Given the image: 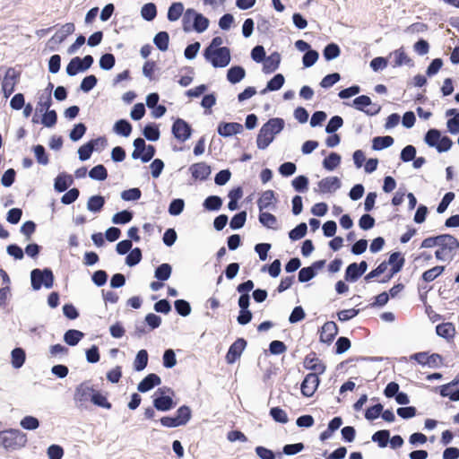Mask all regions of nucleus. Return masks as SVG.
<instances>
[{"mask_svg":"<svg viewBox=\"0 0 459 459\" xmlns=\"http://www.w3.org/2000/svg\"><path fill=\"white\" fill-rule=\"evenodd\" d=\"M285 126V121L281 117H273L268 119L260 128L256 145L259 150H265L280 134Z\"/></svg>","mask_w":459,"mask_h":459,"instance_id":"1","label":"nucleus"},{"mask_svg":"<svg viewBox=\"0 0 459 459\" xmlns=\"http://www.w3.org/2000/svg\"><path fill=\"white\" fill-rule=\"evenodd\" d=\"M210 25V21L203 13L193 8H187L182 18V29L185 32L195 30L197 33L204 32Z\"/></svg>","mask_w":459,"mask_h":459,"instance_id":"2","label":"nucleus"},{"mask_svg":"<svg viewBox=\"0 0 459 459\" xmlns=\"http://www.w3.org/2000/svg\"><path fill=\"white\" fill-rule=\"evenodd\" d=\"M424 143L430 148H435L437 152H446L453 146L452 139L442 134V132L437 128H429L424 134Z\"/></svg>","mask_w":459,"mask_h":459,"instance_id":"3","label":"nucleus"},{"mask_svg":"<svg viewBox=\"0 0 459 459\" xmlns=\"http://www.w3.org/2000/svg\"><path fill=\"white\" fill-rule=\"evenodd\" d=\"M27 443V435L16 429L0 431V444L6 450H16L23 447Z\"/></svg>","mask_w":459,"mask_h":459,"instance_id":"4","label":"nucleus"},{"mask_svg":"<svg viewBox=\"0 0 459 459\" xmlns=\"http://www.w3.org/2000/svg\"><path fill=\"white\" fill-rule=\"evenodd\" d=\"M55 276L49 267L35 268L30 272V285L33 290H39L42 287L51 289L54 285Z\"/></svg>","mask_w":459,"mask_h":459,"instance_id":"5","label":"nucleus"},{"mask_svg":"<svg viewBox=\"0 0 459 459\" xmlns=\"http://www.w3.org/2000/svg\"><path fill=\"white\" fill-rule=\"evenodd\" d=\"M174 391L169 387L158 388L152 396L153 407L159 411H169L177 406Z\"/></svg>","mask_w":459,"mask_h":459,"instance_id":"6","label":"nucleus"},{"mask_svg":"<svg viewBox=\"0 0 459 459\" xmlns=\"http://www.w3.org/2000/svg\"><path fill=\"white\" fill-rule=\"evenodd\" d=\"M203 56L214 68H224L231 61L230 49L228 47H222L215 50H204Z\"/></svg>","mask_w":459,"mask_h":459,"instance_id":"7","label":"nucleus"},{"mask_svg":"<svg viewBox=\"0 0 459 459\" xmlns=\"http://www.w3.org/2000/svg\"><path fill=\"white\" fill-rule=\"evenodd\" d=\"M21 72L13 67L6 69L5 74L1 82V90L5 99H8L15 91V85L19 82Z\"/></svg>","mask_w":459,"mask_h":459,"instance_id":"8","label":"nucleus"},{"mask_svg":"<svg viewBox=\"0 0 459 459\" xmlns=\"http://www.w3.org/2000/svg\"><path fill=\"white\" fill-rule=\"evenodd\" d=\"M191 125L185 119L177 117L171 126L172 135L179 142L184 143L191 138L193 134Z\"/></svg>","mask_w":459,"mask_h":459,"instance_id":"9","label":"nucleus"},{"mask_svg":"<svg viewBox=\"0 0 459 459\" xmlns=\"http://www.w3.org/2000/svg\"><path fill=\"white\" fill-rule=\"evenodd\" d=\"M247 345L246 339L239 337L230 346L225 359L228 364H234L245 351Z\"/></svg>","mask_w":459,"mask_h":459,"instance_id":"10","label":"nucleus"},{"mask_svg":"<svg viewBox=\"0 0 459 459\" xmlns=\"http://www.w3.org/2000/svg\"><path fill=\"white\" fill-rule=\"evenodd\" d=\"M320 384L319 375L308 373L300 384V391L303 396L312 397Z\"/></svg>","mask_w":459,"mask_h":459,"instance_id":"11","label":"nucleus"},{"mask_svg":"<svg viewBox=\"0 0 459 459\" xmlns=\"http://www.w3.org/2000/svg\"><path fill=\"white\" fill-rule=\"evenodd\" d=\"M304 368L311 370L313 374L322 375L326 369V366L316 356L315 351H310L304 359Z\"/></svg>","mask_w":459,"mask_h":459,"instance_id":"12","label":"nucleus"},{"mask_svg":"<svg viewBox=\"0 0 459 459\" xmlns=\"http://www.w3.org/2000/svg\"><path fill=\"white\" fill-rule=\"evenodd\" d=\"M243 132V126L238 122L221 121L218 124L217 133L221 137H231Z\"/></svg>","mask_w":459,"mask_h":459,"instance_id":"13","label":"nucleus"},{"mask_svg":"<svg viewBox=\"0 0 459 459\" xmlns=\"http://www.w3.org/2000/svg\"><path fill=\"white\" fill-rule=\"evenodd\" d=\"M338 325L333 321L325 322L319 331L320 342L330 345L338 334Z\"/></svg>","mask_w":459,"mask_h":459,"instance_id":"14","label":"nucleus"},{"mask_svg":"<svg viewBox=\"0 0 459 459\" xmlns=\"http://www.w3.org/2000/svg\"><path fill=\"white\" fill-rule=\"evenodd\" d=\"M189 171L195 180L204 181L210 177L212 168L205 162L201 161L192 164L189 167Z\"/></svg>","mask_w":459,"mask_h":459,"instance_id":"15","label":"nucleus"},{"mask_svg":"<svg viewBox=\"0 0 459 459\" xmlns=\"http://www.w3.org/2000/svg\"><path fill=\"white\" fill-rule=\"evenodd\" d=\"M319 192L322 194L334 193L341 188L342 182L338 177H326L317 183Z\"/></svg>","mask_w":459,"mask_h":459,"instance_id":"16","label":"nucleus"},{"mask_svg":"<svg viewBox=\"0 0 459 459\" xmlns=\"http://www.w3.org/2000/svg\"><path fill=\"white\" fill-rule=\"evenodd\" d=\"M161 384V378L155 373H150L145 376L137 385L139 393H147Z\"/></svg>","mask_w":459,"mask_h":459,"instance_id":"17","label":"nucleus"},{"mask_svg":"<svg viewBox=\"0 0 459 459\" xmlns=\"http://www.w3.org/2000/svg\"><path fill=\"white\" fill-rule=\"evenodd\" d=\"M281 54L277 51L273 52L270 56H266L263 63V72L265 74L274 73L280 66L281 64Z\"/></svg>","mask_w":459,"mask_h":459,"instance_id":"18","label":"nucleus"},{"mask_svg":"<svg viewBox=\"0 0 459 459\" xmlns=\"http://www.w3.org/2000/svg\"><path fill=\"white\" fill-rule=\"evenodd\" d=\"M73 184V177L66 172H61L54 179V189L57 193H63L65 192Z\"/></svg>","mask_w":459,"mask_h":459,"instance_id":"19","label":"nucleus"},{"mask_svg":"<svg viewBox=\"0 0 459 459\" xmlns=\"http://www.w3.org/2000/svg\"><path fill=\"white\" fill-rule=\"evenodd\" d=\"M436 333L437 336L450 342L454 340L456 333L455 326L453 323H441L436 326Z\"/></svg>","mask_w":459,"mask_h":459,"instance_id":"20","label":"nucleus"},{"mask_svg":"<svg viewBox=\"0 0 459 459\" xmlns=\"http://www.w3.org/2000/svg\"><path fill=\"white\" fill-rule=\"evenodd\" d=\"M277 198L273 190H266L262 193L261 197L257 200V206L259 211L262 212L264 209L275 208Z\"/></svg>","mask_w":459,"mask_h":459,"instance_id":"21","label":"nucleus"},{"mask_svg":"<svg viewBox=\"0 0 459 459\" xmlns=\"http://www.w3.org/2000/svg\"><path fill=\"white\" fill-rule=\"evenodd\" d=\"M75 27L73 22L64 24L61 29L48 40V44H61L67 36L74 32Z\"/></svg>","mask_w":459,"mask_h":459,"instance_id":"22","label":"nucleus"},{"mask_svg":"<svg viewBox=\"0 0 459 459\" xmlns=\"http://www.w3.org/2000/svg\"><path fill=\"white\" fill-rule=\"evenodd\" d=\"M446 117H451L446 122L447 131L451 134H459V109L450 108L446 112Z\"/></svg>","mask_w":459,"mask_h":459,"instance_id":"23","label":"nucleus"},{"mask_svg":"<svg viewBox=\"0 0 459 459\" xmlns=\"http://www.w3.org/2000/svg\"><path fill=\"white\" fill-rule=\"evenodd\" d=\"M226 76L231 84H237L246 77V70L242 65H232L228 69Z\"/></svg>","mask_w":459,"mask_h":459,"instance_id":"24","label":"nucleus"},{"mask_svg":"<svg viewBox=\"0 0 459 459\" xmlns=\"http://www.w3.org/2000/svg\"><path fill=\"white\" fill-rule=\"evenodd\" d=\"M143 137L150 142H157L160 137V130L158 124L147 123L142 130Z\"/></svg>","mask_w":459,"mask_h":459,"instance_id":"25","label":"nucleus"},{"mask_svg":"<svg viewBox=\"0 0 459 459\" xmlns=\"http://www.w3.org/2000/svg\"><path fill=\"white\" fill-rule=\"evenodd\" d=\"M390 56H394V67L402 66L403 65H409L410 67L414 66V62L411 58H410L405 53L403 48H400L393 51Z\"/></svg>","mask_w":459,"mask_h":459,"instance_id":"26","label":"nucleus"},{"mask_svg":"<svg viewBox=\"0 0 459 459\" xmlns=\"http://www.w3.org/2000/svg\"><path fill=\"white\" fill-rule=\"evenodd\" d=\"M384 262L387 263V266L391 265L390 269H392L393 272L394 271L398 273L402 271L404 265L405 258L401 252L395 251L390 254L387 261Z\"/></svg>","mask_w":459,"mask_h":459,"instance_id":"27","label":"nucleus"},{"mask_svg":"<svg viewBox=\"0 0 459 459\" xmlns=\"http://www.w3.org/2000/svg\"><path fill=\"white\" fill-rule=\"evenodd\" d=\"M94 388L92 386H88L86 382L80 384L76 386L74 391V401L75 402H87L89 398L91 399V394H93Z\"/></svg>","mask_w":459,"mask_h":459,"instance_id":"28","label":"nucleus"},{"mask_svg":"<svg viewBox=\"0 0 459 459\" xmlns=\"http://www.w3.org/2000/svg\"><path fill=\"white\" fill-rule=\"evenodd\" d=\"M132 130V124L125 118L118 119L113 126V132L123 137H128L131 134Z\"/></svg>","mask_w":459,"mask_h":459,"instance_id":"29","label":"nucleus"},{"mask_svg":"<svg viewBox=\"0 0 459 459\" xmlns=\"http://www.w3.org/2000/svg\"><path fill=\"white\" fill-rule=\"evenodd\" d=\"M84 333L77 329H68L65 332L63 340L69 346H76L84 337Z\"/></svg>","mask_w":459,"mask_h":459,"instance_id":"30","label":"nucleus"},{"mask_svg":"<svg viewBox=\"0 0 459 459\" xmlns=\"http://www.w3.org/2000/svg\"><path fill=\"white\" fill-rule=\"evenodd\" d=\"M174 417L179 426H185L192 418V410L188 405H181L176 411Z\"/></svg>","mask_w":459,"mask_h":459,"instance_id":"31","label":"nucleus"},{"mask_svg":"<svg viewBox=\"0 0 459 459\" xmlns=\"http://www.w3.org/2000/svg\"><path fill=\"white\" fill-rule=\"evenodd\" d=\"M106 204V199L101 195H91L87 202V209L93 212L99 213L102 211Z\"/></svg>","mask_w":459,"mask_h":459,"instance_id":"32","label":"nucleus"},{"mask_svg":"<svg viewBox=\"0 0 459 459\" xmlns=\"http://www.w3.org/2000/svg\"><path fill=\"white\" fill-rule=\"evenodd\" d=\"M82 59L80 56L73 57L65 68V73L68 76L74 77L80 73L86 72L85 68L82 65Z\"/></svg>","mask_w":459,"mask_h":459,"instance_id":"33","label":"nucleus"},{"mask_svg":"<svg viewBox=\"0 0 459 459\" xmlns=\"http://www.w3.org/2000/svg\"><path fill=\"white\" fill-rule=\"evenodd\" d=\"M394 143V139L391 135L376 136L372 139V149L374 151H382L391 147Z\"/></svg>","mask_w":459,"mask_h":459,"instance_id":"34","label":"nucleus"},{"mask_svg":"<svg viewBox=\"0 0 459 459\" xmlns=\"http://www.w3.org/2000/svg\"><path fill=\"white\" fill-rule=\"evenodd\" d=\"M223 200L221 196L212 195L204 199L203 207L205 211L217 212L221 208Z\"/></svg>","mask_w":459,"mask_h":459,"instance_id":"35","label":"nucleus"},{"mask_svg":"<svg viewBox=\"0 0 459 459\" xmlns=\"http://www.w3.org/2000/svg\"><path fill=\"white\" fill-rule=\"evenodd\" d=\"M342 161V156L335 152H332L326 156L322 162L323 168L328 171L334 170Z\"/></svg>","mask_w":459,"mask_h":459,"instance_id":"36","label":"nucleus"},{"mask_svg":"<svg viewBox=\"0 0 459 459\" xmlns=\"http://www.w3.org/2000/svg\"><path fill=\"white\" fill-rule=\"evenodd\" d=\"M134 215V212L132 210H122L112 216L111 221L116 225H125L133 220Z\"/></svg>","mask_w":459,"mask_h":459,"instance_id":"37","label":"nucleus"},{"mask_svg":"<svg viewBox=\"0 0 459 459\" xmlns=\"http://www.w3.org/2000/svg\"><path fill=\"white\" fill-rule=\"evenodd\" d=\"M149 355L148 351L144 349H142L137 351L134 360V369L136 372H141L144 370L148 365Z\"/></svg>","mask_w":459,"mask_h":459,"instance_id":"38","label":"nucleus"},{"mask_svg":"<svg viewBox=\"0 0 459 459\" xmlns=\"http://www.w3.org/2000/svg\"><path fill=\"white\" fill-rule=\"evenodd\" d=\"M153 44L161 52L167 51L169 45V34L168 31L161 30L155 34Z\"/></svg>","mask_w":459,"mask_h":459,"instance_id":"39","label":"nucleus"},{"mask_svg":"<svg viewBox=\"0 0 459 459\" xmlns=\"http://www.w3.org/2000/svg\"><path fill=\"white\" fill-rule=\"evenodd\" d=\"M26 359L25 351L21 347L14 348L11 352V363L13 368L18 369L23 366Z\"/></svg>","mask_w":459,"mask_h":459,"instance_id":"40","label":"nucleus"},{"mask_svg":"<svg viewBox=\"0 0 459 459\" xmlns=\"http://www.w3.org/2000/svg\"><path fill=\"white\" fill-rule=\"evenodd\" d=\"M184 4L181 2H173L169 6L167 19L169 22H176L184 15Z\"/></svg>","mask_w":459,"mask_h":459,"instance_id":"41","label":"nucleus"},{"mask_svg":"<svg viewBox=\"0 0 459 459\" xmlns=\"http://www.w3.org/2000/svg\"><path fill=\"white\" fill-rule=\"evenodd\" d=\"M171 273H172L171 264H169L168 263H163L155 268L154 277L159 281L163 282V281H168L170 278Z\"/></svg>","mask_w":459,"mask_h":459,"instance_id":"42","label":"nucleus"},{"mask_svg":"<svg viewBox=\"0 0 459 459\" xmlns=\"http://www.w3.org/2000/svg\"><path fill=\"white\" fill-rule=\"evenodd\" d=\"M91 402L100 408L107 410H110L112 408V403L108 401L106 395H104L100 391L95 389L93 394L91 395Z\"/></svg>","mask_w":459,"mask_h":459,"instance_id":"43","label":"nucleus"},{"mask_svg":"<svg viewBox=\"0 0 459 459\" xmlns=\"http://www.w3.org/2000/svg\"><path fill=\"white\" fill-rule=\"evenodd\" d=\"M158 14L157 6L154 3H146L141 8V16L146 22L153 21Z\"/></svg>","mask_w":459,"mask_h":459,"instance_id":"44","label":"nucleus"},{"mask_svg":"<svg viewBox=\"0 0 459 459\" xmlns=\"http://www.w3.org/2000/svg\"><path fill=\"white\" fill-rule=\"evenodd\" d=\"M439 236L448 237L449 238H444L438 242V247H442L443 249H447L449 252H455L459 248V240L451 234H440Z\"/></svg>","mask_w":459,"mask_h":459,"instance_id":"45","label":"nucleus"},{"mask_svg":"<svg viewBox=\"0 0 459 459\" xmlns=\"http://www.w3.org/2000/svg\"><path fill=\"white\" fill-rule=\"evenodd\" d=\"M341 55V48L334 42L328 43L323 49V56L325 61L329 62L337 58Z\"/></svg>","mask_w":459,"mask_h":459,"instance_id":"46","label":"nucleus"},{"mask_svg":"<svg viewBox=\"0 0 459 459\" xmlns=\"http://www.w3.org/2000/svg\"><path fill=\"white\" fill-rule=\"evenodd\" d=\"M89 177L92 180L104 181L108 177V169L103 164H98L91 169Z\"/></svg>","mask_w":459,"mask_h":459,"instance_id":"47","label":"nucleus"},{"mask_svg":"<svg viewBox=\"0 0 459 459\" xmlns=\"http://www.w3.org/2000/svg\"><path fill=\"white\" fill-rule=\"evenodd\" d=\"M452 387L453 386L442 385L435 387V390L438 391L440 396L448 397L449 400L452 402H458L459 401V388H456L455 390H450Z\"/></svg>","mask_w":459,"mask_h":459,"instance_id":"48","label":"nucleus"},{"mask_svg":"<svg viewBox=\"0 0 459 459\" xmlns=\"http://www.w3.org/2000/svg\"><path fill=\"white\" fill-rule=\"evenodd\" d=\"M143 259V252L140 247L132 248L127 254L125 263L129 267L137 265Z\"/></svg>","mask_w":459,"mask_h":459,"instance_id":"49","label":"nucleus"},{"mask_svg":"<svg viewBox=\"0 0 459 459\" xmlns=\"http://www.w3.org/2000/svg\"><path fill=\"white\" fill-rule=\"evenodd\" d=\"M291 186L298 193H306L308 190L309 179L305 175H299L291 181Z\"/></svg>","mask_w":459,"mask_h":459,"instance_id":"50","label":"nucleus"},{"mask_svg":"<svg viewBox=\"0 0 459 459\" xmlns=\"http://www.w3.org/2000/svg\"><path fill=\"white\" fill-rule=\"evenodd\" d=\"M247 213L246 211H240L234 214L230 221V228L232 230H238L242 229L245 226L247 221Z\"/></svg>","mask_w":459,"mask_h":459,"instance_id":"51","label":"nucleus"},{"mask_svg":"<svg viewBox=\"0 0 459 459\" xmlns=\"http://www.w3.org/2000/svg\"><path fill=\"white\" fill-rule=\"evenodd\" d=\"M389 437L390 431L388 429H380L372 435L371 440L377 443L380 448H385L388 445Z\"/></svg>","mask_w":459,"mask_h":459,"instance_id":"52","label":"nucleus"},{"mask_svg":"<svg viewBox=\"0 0 459 459\" xmlns=\"http://www.w3.org/2000/svg\"><path fill=\"white\" fill-rule=\"evenodd\" d=\"M307 233V225L306 222H300L288 233L291 241H297L303 238Z\"/></svg>","mask_w":459,"mask_h":459,"instance_id":"53","label":"nucleus"},{"mask_svg":"<svg viewBox=\"0 0 459 459\" xmlns=\"http://www.w3.org/2000/svg\"><path fill=\"white\" fill-rule=\"evenodd\" d=\"M32 152H34L35 159L39 164L46 166L49 163L48 154L43 145H34L32 147Z\"/></svg>","mask_w":459,"mask_h":459,"instance_id":"54","label":"nucleus"},{"mask_svg":"<svg viewBox=\"0 0 459 459\" xmlns=\"http://www.w3.org/2000/svg\"><path fill=\"white\" fill-rule=\"evenodd\" d=\"M174 308L177 314L183 317L189 316L192 311L190 303L183 299L174 301Z\"/></svg>","mask_w":459,"mask_h":459,"instance_id":"55","label":"nucleus"},{"mask_svg":"<svg viewBox=\"0 0 459 459\" xmlns=\"http://www.w3.org/2000/svg\"><path fill=\"white\" fill-rule=\"evenodd\" d=\"M444 265H436L421 274V280L426 282H430L436 280L445 271Z\"/></svg>","mask_w":459,"mask_h":459,"instance_id":"56","label":"nucleus"},{"mask_svg":"<svg viewBox=\"0 0 459 459\" xmlns=\"http://www.w3.org/2000/svg\"><path fill=\"white\" fill-rule=\"evenodd\" d=\"M40 123L48 128H52L56 125L57 113L55 109L43 111Z\"/></svg>","mask_w":459,"mask_h":459,"instance_id":"57","label":"nucleus"},{"mask_svg":"<svg viewBox=\"0 0 459 459\" xmlns=\"http://www.w3.org/2000/svg\"><path fill=\"white\" fill-rule=\"evenodd\" d=\"M361 273H359L357 268V263L350 264L344 272V281L347 282H356L360 277Z\"/></svg>","mask_w":459,"mask_h":459,"instance_id":"58","label":"nucleus"},{"mask_svg":"<svg viewBox=\"0 0 459 459\" xmlns=\"http://www.w3.org/2000/svg\"><path fill=\"white\" fill-rule=\"evenodd\" d=\"M372 105V100L368 95H359L352 100L351 106L361 112L367 111V108Z\"/></svg>","mask_w":459,"mask_h":459,"instance_id":"59","label":"nucleus"},{"mask_svg":"<svg viewBox=\"0 0 459 459\" xmlns=\"http://www.w3.org/2000/svg\"><path fill=\"white\" fill-rule=\"evenodd\" d=\"M185 200L182 198H174L169 204L168 212L171 216L180 215L185 209Z\"/></svg>","mask_w":459,"mask_h":459,"instance_id":"60","label":"nucleus"},{"mask_svg":"<svg viewBox=\"0 0 459 459\" xmlns=\"http://www.w3.org/2000/svg\"><path fill=\"white\" fill-rule=\"evenodd\" d=\"M259 222L265 228L275 229L274 225L277 223V218L271 212H260L258 215Z\"/></svg>","mask_w":459,"mask_h":459,"instance_id":"61","label":"nucleus"},{"mask_svg":"<svg viewBox=\"0 0 459 459\" xmlns=\"http://www.w3.org/2000/svg\"><path fill=\"white\" fill-rule=\"evenodd\" d=\"M87 131V126L84 123L80 122L74 126L69 133V138L72 142H78L82 138Z\"/></svg>","mask_w":459,"mask_h":459,"instance_id":"62","label":"nucleus"},{"mask_svg":"<svg viewBox=\"0 0 459 459\" xmlns=\"http://www.w3.org/2000/svg\"><path fill=\"white\" fill-rule=\"evenodd\" d=\"M98 83V78L94 74L85 76L79 86V90L84 93L90 92Z\"/></svg>","mask_w":459,"mask_h":459,"instance_id":"63","label":"nucleus"},{"mask_svg":"<svg viewBox=\"0 0 459 459\" xmlns=\"http://www.w3.org/2000/svg\"><path fill=\"white\" fill-rule=\"evenodd\" d=\"M269 414L275 422L286 424L289 421L288 414L279 406L271 408Z\"/></svg>","mask_w":459,"mask_h":459,"instance_id":"64","label":"nucleus"}]
</instances>
